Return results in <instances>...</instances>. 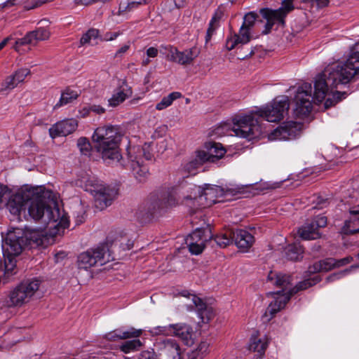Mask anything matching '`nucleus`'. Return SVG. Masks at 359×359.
Here are the masks:
<instances>
[{
  "mask_svg": "<svg viewBox=\"0 0 359 359\" xmlns=\"http://www.w3.org/2000/svg\"><path fill=\"white\" fill-rule=\"evenodd\" d=\"M255 111H252L248 114L238 115L233 118L232 130L236 136L250 140L262 134L259 121L255 118Z\"/></svg>",
  "mask_w": 359,
  "mask_h": 359,
  "instance_id": "obj_7",
  "label": "nucleus"
},
{
  "mask_svg": "<svg viewBox=\"0 0 359 359\" xmlns=\"http://www.w3.org/2000/svg\"><path fill=\"white\" fill-rule=\"evenodd\" d=\"M182 94L179 92H173L170 93L168 96L163 97L160 102H158L156 109L157 110H163L172 104L174 100L181 97Z\"/></svg>",
  "mask_w": 359,
  "mask_h": 359,
  "instance_id": "obj_39",
  "label": "nucleus"
},
{
  "mask_svg": "<svg viewBox=\"0 0 359 359\" xmlns=\"http://www.w3.org/2000/svg\"><path fill=\"white\" fill-rule=\"evenodd\" d=\"M233 230L227 229L217 235L214 240L219 247L225 248L233 243Z\"/></svg>",
  "mask_w": 359,
  "mask_h": 359,
  "instance_id": "obj_36",
  "label": "nucleus"
},
{
  "mask_svg": "<svg viewBox=\"0 0 359 359\" xmlns=\"http://www.w3.org/2000/svg\"><path fill=\"white\" fill-rule=\"evenodd\" d=\"M142 4V1H133L129 3L125 8L126 11H130L136 8H137L140 5Z\"/></svg>",
  "mask_w": 359,
  "mask_h": 359,
  "instance_id": "obj_60",
  "label": "nucleus"
},
{
  "mask_svg": "<svg viewBox=\"0 0 359 359\" xmlns=\"http://www.w3.org/2000/svg\"><path fill=\"white\" fill-rule=\"evenodd\" d=\"M257 16V14L255 12H250L247 13L244 16V20L242 26L251 29L254 26Z\"/></svg>",
  "mask_w": 359,
  "mask_h": 359,
  "instance_id": "obj_48",
  "label": "nucleus"
},
{
  "mask_svg": "<svg viewBox=\"0 0 359 359\" xmlns=\"http://www.w3.org/2000/svg\"><path fill=\"white\" fill-rule=\"evenodd\" d=\"M204 233V230L196 229L187 237L186 244L191 254L199 255L204 250L205 242L208 241Z\"/></svg>",
  "mask_w": 359,
  "mask_h": 359,
  "instance_id": "obj_18",
  "label": "nucleus"
},
{
  "mask_svg": "<svg viewBox=\"0 0 359 359\" xmlns=\"http://www.w3.org/2000/svg\"><path fill=\"white\" fill-rule=\"evenodd\" d=\"M158 346L168 359H184L185 354L175 339H163L158 343Z\"/></svg>",
  "mask_w": 359,
  "mask_h": 359,
  "instance_id": "obj_21",
  "label": "nucleus"
},
{
  "mask_svg": "<svg viewBox=\"0 0 359 359\" xmlns=\"http://www.w3.org/2000/svg\"><path fill=\"white\" fill-rule=\"evenodd\" d=\"M346 94V93H341L339 91L332 92L331 96L332 97H327L325 102V108H329L332 106H334L337 102L341 100L342 97Z\"/></svg>",
  "mask_w": 359,
  "mask_h": 359,
  "instance_id": "obj_43",
  "label": "nucleus"
},
{
  "mask_svg": "<svg viewBox=\"0 0 359 359\" xmlns=\"http://www.w3.org/2000/svg\"><path fill=\"white\" fill-rule=\"evenodd\" d=\"M200 189L198 192L193 191L192 198L194 201L193 204V212L198 209L210 207L213 204L220 202L219 198H225L229 196H236L241 192L240 187L224 189L216 185H207L205 188Z\"/></svg>",
  "mask_w": 359,
  "mask_h": 359,
  "instance_id": "obj_6",
  "label": "nucleus"
},
{
  "mask_svg": "<svg viewBox=\"0 0 359 359\" xmlns=\"http://www.w3.org/2000/svg\"><path fill=\"white\" fill-rule=\"evenodd\" d=\"M99 35V31L96 29H90L81 38L80 43L81 45L89 43L91 39H95Z\"/></svg>",
  "mask_w": 359,
  "mask_h": 359,
  "instance_id": "obj_46",
  "label": "nucleus"
},
{
  "mask_svg": "<svg viewBox=\"0 0 359 359\" xmlns=\"http://www.w3.org/2000/svg\"><path fill=\"white\" fill-rule=\"evenodd\" d=\"M85 220V214H84V212L83 210H81L76 217V223L77 225H79L81 224H82Z\"/></svg>",
  "mask_w": 359,
  "mask_h": 359,
  "instance_id": "obj_62",
  "label": "nucleus"
},
{
  "mask_svg": "<svg viewBox=\"0 0 359 359\" xmlns=\"http://www.w3.org/2000/svg\"><path fill=\"white\" fill-rule=\"evenodd\" d=\"M145 208H147V212L145 214L152 215L156 212L164 209L165 206L163 199L154 198L146 203Z\"/></svg>",
  "mask_w": 359,
  "mask_h": 359,
  "instance_id": "obj_38",
  "label": "nucleus"
},
{
  "mask_svg": "<svg viewBox=\"0 0 359 359\" xmlns=\"http://www.w3.org/2000/svg\"><path fill=\"white\" fill-rule=\"evenodd\" d=\"M305 4H316L318 8H324L329 4V0H302Z\"/></svg>",
  "mask_w": 359,
  "mask_h": 359,
  "instance_id": "obj_52",
  "label": "nucleus"
},
{
  "mask_svg": "<svg viewBox=\"0 0 359 359\" xmlns=\"http://www.w3.org/2000/svg\"><path fill=\"white\" fill-rule=\"evenodd\" d=\"M39 24L41 26L38 27L35 30L27 32L24 37L15 41L13 48L17 52L22 54L25 51L22 48L23 46L28 44L36 45L38 42L49 39L50 32L48 27V21L43 20L40 21Z\"/></svg>",
  "mask_w": 359,
  "mask_h": 359,
  "instance_id": "obj_11",
  "label": "nucleus"
},
{
  "mask_svg": "<svg viewBox=\"0 0 359 359\" xmlns=\"http://www.w3.org/2000/svg\"><path fill=\"white\" fill-rule=\"evenodd\" d=\"M172 335L180 338L187 345L193 344V330L191 326L185 323L175 324V331Z\"/></svg>",
  "mask_w": 359,
  "mask_h": 359,
  "instance_id": "obj_26",
  "label": "nucleus"
},
{
  "mask_svg": "<svg viewBox=\"0 0 359 359\" xmlns=\"http://www.w3.org/2000/svg\"><path fill=\"white\" fill-rule=\"evenodd\" d=\"M27 0H7L6 1H5L4 3H3L1 4V8H10V7L17 5V4H23Z\"/></svg>",
  "mask_w": 359,
  "mask_h": 359,
  "instance_id": "obj_54",
  "label": "nucleus"
},
{
  "mask_svg": "<svg viewBox=\"0 0 359 359\" xmlns=\"http://www.w3.org/2000/svg\"><path fill=\"white\" fill-rule=\"evenodd\" d=\"M158 49L154 47H150L147 50V55L148 57H156L158 55Z\"/></svg>",
  "mask_w": 359,
  "mask_h": 359,
  "instance_id": "obj_59",
  "label": "nucleus"
},
{
  "mask_svg": "<svg viewBox=\"0 0 359 359\" xmlns=\"http://www.w3.org/2000/svg\"><path fill=\"white\" fill-rule=\"evenodd\" d=\"M359 73V52L352 50L347 60L336 65L327 67L318 75L314 82L313 97L311 84L305 83L297 89L294 97V115L300 118L307 116L311 111V98L321 102L333 88L339 85L347 84Z\"/></svg>",
  "mask_w": 359,
  "mask_h": 359,
  "instance_id": "obj_1",
  "label": "nucleus"
},
{
  "mask_svg": "<svg viewBox=\"0 0 359 359\" xmlns=\"http://www.w3.org/2000/svg\"><path fill=\"white\" fill-rule=\"evenodd\" d=\"M200 191L197 185L187 182L173 187L168 196L163 198L165 208L175 206L179 204H183L189 208L193 211L192 194Z\"/></svg>",
  "mask_w": 359,
  "mask_h": 359,
  "instance_id": "obj_9",
  "label": "nucleus"
},
{
  "mask_svg": "<svg viewBox=\"0 0 359 359\" xmlns=\"http://www.w3.org/2000/svg\"><path fill=\"white\" fill-rule=\"evenodd\" d=\"M349 212L351 217L345 222L342 228V232L345 234L359 232V205L351 208Z\"/></svg>",
  "mask_w": 359,
  "mask_h": 359,
  "instance_id": "obj_24",
  "label": "nucleus"
},
{
  "mask_svg": "<svg viewBox=\"0 0 359 359\" xmlns=\"http://www.w3.org/2000/svg\"><path fill=\"white\" fill-rule=\"evenodd\" d=\"M33 191L31 188L22 190L15 194L11 193L5 207L9 212L15 215H18L21 212H25L28 205V201L30 197L33 196Z\"/></svg>",
  "mask_w": 359,
  "mask_h": 359,
  "instance_id": "obj_16",
  "label": "nucleus"
},
{
  "mask_svg": "<svg viewBox=\"0 0 359 359\" xmlns=\"http://www.w3.org/2000/svg\"><path fill=\"white\" fill-rule=\"evenodd\" d=\"M167 129H168V127L165 125H161V126H158L155 130L154 136L155 137H160L163 136L165 134Z\"/></svg>",
  "mask_w": 359,
  "mask_h": 359,
  "instance_id": "obj_55",
  "label": "nucleus"
},
{
  "mask_svg": "<svg viewBox=\"0 0 359 359\" xmlns=\"http://www.w3.org/2000/svg\"><path fill=\"white\" fill-rule=\"evenodd\" d=\"M75 4L81 6H88L95 4V0H75Z\"/></svg>",
  "mask_w": 359,
  "mask_h": 359,
  "instance_id": "obj_64",
  "label": "nucleus"
},
{
  "mask_svg": "<svg viewBox=\"0 0 359 359\" xmlns=\"http://www.w3.org/2000/svg\"><path fill=\"white\" fill-rule=\"evenodd\" d=\"M41 281L39 279H28L21 282L8 294L7 305L9 307H20L28 303L39 290Z\"/></svg>",
  "mask_w": 359,
  "mask_h": 359,
  "instance_id": "obj_8",
  "label": "nucleus"
},
{
  "mask_svg": "<svg viewBox=\"0 0 359 359\" xmlns=\"http://www.w3.org/2000/svg\"><path fill=\"white\" fill-rule=\"evenodd\" d=\"M117 332L111 331L105 334V338L109 341H116L118 339H126L130 338H137L142 334V330H136L133 327L126 330L125 333H123V336L116 335Z\"/></svg>",
  "mask_w": 359,
  "mask_h": 359,
  "instance_id": "obj_32",
  "label": "nucleus"
},
{
  "mask_svg": "<svg viewBox=\"0 0 359 359\" xmlns=\"http://www.w3.org/2000/svg\"><path fill=\"white\" fill-rule=\"evenodd\" d=\"M133 95L131 87L128 85L126 79L119 80L116 92L109 99V105L116 107L123 103L126 99L130 97Z\"/></svg>",
  "mask_w": 359,
  "mask_h": 359,
  "instance_id": "obj_20",
  "label": "nucleus"
},
{
  "mask_svg": "<svg viewBox=\"0 0 359 359\" xmlns=\"http://www.w3.org/2000/svg\"><path fill=\"white\" fill-rule=\"evenodd\" d=\"M223 16L224 13L222 10L217 9L215 12L209 22L208 28L206 32L205 37V44H208L211 41L212 36L215 34L217 29L220 25V22Z\"/></svg>",
  "mask_w": 359,
  "mask_h": 359,
  "instance_id": "obj_27",
  "label": "nucleus"
},
{
  "mask_svg": "<svg viewBox=\"0 0 359 359\" xmlns=\"http://www.w3.org/2000/svg\"><path fill=\"white\" fill-rule=\"evenodd\" d=\"M267 346L268 339L266 337H264L263 339H261L256 336H252L248 345V349L251 351L257 352L258 357L262 358L264 354Z\"/></svg>",
  "mask_w": 359,
  "mask_h": 359,
  "instance_id": "obj_30",
  "label": "nucleus"
},
{
  "mask_svg": "<svg viewBox=\"0 0 359 359\" xmlns=\"http://www.w3.org/2000/svg\"><path fill=\"white\" fill-rule=\"evenodd\" d=\"M198 55L199 50L196 47L186 49L183 51H178L175 62L182 65H189L191 64Z\"/></svg>",
  "mask_w": 359,
  "mask_h": 359,
  "instance_id": "obj_29",
  "label": "nucleus"
},
{
  "mask_svg": "<svg viewBox=\"0 0 359 359\" xmlns=\"http://www.w3.org/2000/svg\"><path fill=\"white\" fill-rule=\"evenodd\" d=\"M119 35L118 32L107 33L104 36L105 41H113Z\"/></svg>",
  "mask_w": 359,
  "mask_h": 359,
  "instance_id": "obj_63",
  "label": "nucleus"
},
{
  "mask_svg": "<svg viewBox=\"0 0 359 359\" xmlns=\"http://www.w3.org/2000/svg\"><path fill=\"white\" fill-rule=\"evenodd\" d=\"M205 147L206 151H203V154L205 155V158L206 159H204L205 162H215L222 158L226 153L225 149L220 143L209 142L205 143Z\"/></svg>",
  "mask_w": 359,
  "mask_h": 359,
  "instance_id": "obj_22",
  "label": "nucleus"
},
{
  "mask_svg": "<svg viewBox=\"0 0 359 359\" xmlns=\"http://www.w3.org/2000/svg\"><path fill=\"white\" fill-rule=\"evenodd\" d=\"M11 193L7 186L0 184V208L5 207Z\"/></svg>",
  "mask_w": 359,
  "mask_h": 359,
  "instance_id": "obj_45",
  "label": "nucleus"
},
{
  "mask_svg": "<svg viewBox=\"0 0 359 359\" xmlns=\"http://www.w3.org/2000/svg\"><path fill=\"white\" fill-rule=\"evenodd\" d=\"M335 263L336 259L333 258H327L323 260H320L310 266L309 267V271L313 273L322 271L327 272L334 268Z\"/></svg>",
  "mask_w": 359,
  "mask_h": 359,
  "instance_id": "obj_31",
  "label": "nucleus"
},
{
  "mask_svg": "<svg viewBox=\"0 0 359 359\" xmlns=\"http://www.w3.org/2000/svg\"><path fill=\"white\" fill-rule=\"evenodd\" d=\"M175 331V324H170L165 326H157L151 331L155 334L172 335Z\"/></svg>",
  "mask_w": 359,
  "mask_h": 359,
  "instance_id": "obj_42",
  "label": "nucleus"
},
{
  "mask_svg": "<svg viewBox=\"0 0 359 359\" xmlns=\"http://www.w3.org/2000/svg\"><path fill=\"white\" fill-rule=\"evenodd\" d=\"M130 165L133 175L139 181H142L147 176L149 173L148 168L142 165L137 157L131 160Z\"/></svg>",
  "mask_w": 359,
  "mask_h": 359,
  "instance_id": "obj_33",
  "label": "nucleus"
},
{
  "mask_svg": "<svg viewBox=\"0 0 359 359\" xmlns=\"http://www.w3.org/2000/svg\"><path fill=\"white\" fill-rule=\"evenodd\" d=\"M142 346V343L140 339H135L125 341L121 346L120 349L125 353L137 351Z\"/></svg>",
  "mask_w": 359,
  "mask_h": 359,
  "instance_id": "obj_40",
  "label": "nucleus"
},
{
  "mask_svg": "<svg viewBox=\"0 0 359 359\" xmlns=\"http://www.w3.org/2000/svg\"><path fill=\"white\" fill-rule=\"evenodd\" d=\"M194 302L197 307L198 316L203 323H207L214 316L211 307H208L200 298L194 297Z\"/></svg>",
  "mask_w": 359,
  "mask_h": 359,
  "instance_id": "obj_28",
  "label": "nucleus"
},
{
  "mask_svg": "<svg viewBox=\"0 0 359 359\" xmlns=\"http://www.w3.org/2000/svg\"><path fill=\"white\" fill-rule=\"evenodd\" d=\"M33 196L29 198L27 208L29 215L49 229H66L69 219L63 210L59 208L55 194L43 187L31 188Z\"/></svg>",
  "mask_w": 359,
  "mask_h": 359,
  "instance_id": "obj_2",
  "label": "nucleus"
},
{
  "mask_svg": "<svg viewBox=\"0 0 359 359\" xmlns=\"http://www.w3.org/2000/svg\"><path fill=\"white\" fill-rule=\"evenodd\" d=\"M77 147L82 155L90 156L92 150V146L89 140L84 137H80L77 140Z\"/></svg>",
  "mask_w": 359,
  "mask_h": 359,
  "instance_id": "obj_41",
  "label": "nucleus"
},
{
  "mask_svg": "<svg viewBox=\"0 0 359 359\" xmlns=\"http://www.w3.org/2000/svg\"><path fill=\"white\" fill-rule=\"evenodd\" d=\"M16 82L17 81L14 79L13 75L8 76L2 83L1 91L13 89L18 84V83Z\"/></svg>",
  "mask_w": 359,
  "mask_h": 359,
  "instance_id": "obj_49",
  "label": "nucleus"
},
{
  "mask_svg": "<svg viewBox=\"0 0 359 359\" xmlns=\"http://www.w3.org/2000/svg\"><path fill=\"white\" fill-rule=\"evenodd\" d=\"M79 97L77 91L67 88L64 92L62 93L60 99L57 104L54 106V109L59 108L63 105H66L69 103L72 102Z\"/></svg>",
  "mask_w": 359,
  "mask_h": 359,
  "instance_id": "obj_35",
  "label": "nucleus"
},
{
  "mask_svg": "<svg viewBox=\"0 0 359 359\" xmlns=\"http://www.w3.org/2000/svg\"><path fill=\"white\" fill-rule=\"evenodd\" d=\"M304 250L299 244L289 245L285 249L286 258L291 261H298L302 258Z\"/></svg>",
  "mask_w": 359,
  "mask_h": 359,
  "instance_id": "obj_34",
  "label": "nucleus"
},
{
  "mask_svg": "<svg viewBox=\"0 0 359 359\" xmlns=\"http://www.w3.org/2000/svg\"><path fill=\"white\" fill-rule=\"evenodd\" d=\"M294 9L293 0H283L281 6L276 10L262 8L260 13L266 20V33L271 29L275 22H278L282 25H285V18Z\"/></svg>",
  "mask_w": 359,
  "mask_h": 359,
  "instance_id": "obj_13",
  "label": "nucleus"
},
{
  "mask_svg": "<svg viewBox=\"0 0 359 359\" xmlns=\"http://www.w3.org/2000/svg\"><path fill=\"white\" fill-rule=\"evenodd\" d=\"M130 48V42L128 41L126 44L122 46L120 48L117 50L116 52L114 57H122L123 54H125Z\"/></svg>",
  "mask_w": 359,
  "mask_h": 359,
  "instance_id": "obj_53",
  "label": "nucleus"
},
{
  "mask_svg": "<svg viewBox=\"0 0 359 359\" xmlns=\"http://www.w3.org/2000/svg\"><path fill=\"white\" fill-rule=\"evenodd\" d=\"M209 344L205 341H201L191 353L187 354L188 359H202L208 352Z\"/></svg>",
  "mask_w": 359,
  "mask_h": 359,
  "instance_id": "obj_37",
  "label": "nucleus"
},
{
  "mask_svg": "<svg viewBox=\"0 0 359 359\" xmlns=\"http://www.w3.org/2000/svg\"><path fill=\"white\" fill-rule=\"evenodd\" d=\"M303 124L297 121H285L273 130L268 137L273 140H291L299 137L302 131Z\"/></svg>",
  "mask_w": 359,
  "mask_h": 359,
  "instance_id": "obj_15",
  "label": "nucleus"
},
{
  "mask_svg": "<svg viewBox=\"0 0 359 359\" xmlns=\"http://www.w3.org/2000/svg\"><path fill=\"white\" fill-rule=\"evenodd\" d=\"M351 257H346L340 259H336L334 268H338L349 264L352 261Z\"/></svg>",
  "mask_w": 359,
  "mask_h": 359,
  "instance_id": "obj_56",
  "label": "nucleus"
},
{
  "mask_svg": "<svg viewBox=\"0 0 359 359\" xmlns=\"http://www.w3.org/2000/svg\"><path fill=\"white\" fill-rule=\"evenodd\" d=\"M106 246H99L81 253L77 259L79 269H88L96 265H103L109 261V255H107Z\"/></svg>",
  "mask_w": 359,
  "mask_h": 359,
  "instance_id": "obj_12",
  "label": "nucleus"
},
{
  "mask_svg": "<svg viewBox=\"0 0 359 359\" xmlns=\"http://www.w3.org/2000/svg\"><path fill=\"white\" fill-rule=\"evenodd\" d=\"M91 109H90V105L83 107L79 110V115L82 118H85L90 114Z\"/></svg>",
  "mask_w": 359,
  "mask_h": 359,
  "instance_id": "obj_61",
  "label": "nucleus"
},
{
  "mask_svg": "<svg viewBox=\"0 0 359 359\" xmlns=\"http://www.w3.org/2000/svg\"><path fill=\"white\" fill-rule=\"evenodd\" d=\"M290 107V101L286 95L276 97L266 106L255 110V114L269 122H277L284 118Z\"/></svg>",
  "mask_w": 359,
  "mask_h": 359,
  "instance_id": "obj_10",
  "label": "nucleus"
},
{
  "mask_svg": "<svg viewBox=\"0 0 359 359\" xmlns=\"http://www.w3.org/2000/svg\"><path fill=\"white\" fill-rule=\"evenodd\" d=\"M267 278L273 285L283 289L281 291L268 293V295L273 296L274 301L269 305L263 316L267 320H269L273 315L284 308L292 295L299 290H306L316 285L320 280V277L316 275L313 278L301 281L295 287H291L292 278L290 275L271 271Z\"/></svg>",
  "mask_w": 359,
  "mask_h": 359,
  "instance_id": "obj_3",
  "label": "nucleus"
},
{
  "mask_svg": "<svg viewBox=\"0 0 359 359\" xmlns=\"http://www.w3.org/2000/svg\"><path fill=\"white\" fill-rule=\"evenodd\" d=\"M23 232L17 229L9 231L2 245L4 257V275L9 277L16 273V259L27 244V238Z\"/></svg>",
  "mask_w": 359,
  "mask_h": 359,
  "instance_id": "obj_5",
  "label": "nucleus"
},
{
  "mask_svg": "<svg viewBox=\"0 0 359 359\" xmlns=\"http://www.w3.org/2000/svg\"><path fill=\"white\" fill-rule=\"evenodd\" d=\"M90 109H91V112H94L97 114H103L105 111V109L104 107L97 104L90 105Z\"/></svg>",
  "mask_w": 359,
  "mask_h": 359,
  "instance_id": "obj_58",
  "label": "nucleus"
},
{
  "mask_svg": "<svg viewBox=\"0 0 359 359\" xmlns=\"http://www.w3.org/2000/svg\"><path fill=\"white\" fill-rule=\"evenodd\" d=\"M93 141L95 149L105 163L109 164L119 161L121 158L119 151L121 133L117 126L98 127L93 133Z\"/></svg>",
  "mask_w": 359,
  "mask_h": 359,
  "instance_id": "obj_4",
  "label": "nucleus"
},
{
  "mask_svg": "<svg viewBox=\"0 0 359 359\" xmlns=\"http://www.w3.org/2000/svg\"><path fill=\"white\" fill-rule=\"evenodd\" d=\"M78 127V122L74 118L65 119L57 122L49 128V134L52 138L60 136H67Z\"/></svg>",
  "mask_w": 359,
  "mask_h": 359,
  "instance_id": "obj_19",
  "label": "nucleus"
},
{
  "mask_svg": "<svg viewBox=\"0 0 359 359\" xmlns=\"http://www.w3.org/2000/svg\"><path fill=\"white\" fill-rule=\"evenodd\" d=\"M241 43L237 36V34L228 37L226 41V47L229 50L233 49L236 45Z\"/></svg>",
  "mask_w": 359,
  "mask_h": 359,
  "instance_id": "obj_51",
  "label": "nucleus"
},
{
  "mask_svg": "<svg viewBox=\"0 0 359 359\" xmlns=\"http://www.w3.org/2000/svg\"><path fill=\"white\" fill-rule=\"evenodd\" d=\"M233 241L238 248L248 250L252 245L255 239L248 231L243 229H236L233 230Z\"/></svg>",
  "mask_w": 359,
  "mask_h": 359,
  "instance_id": "obj_23",
  "label": "nucleus"
},
{
  "mask_svg": "<svg viewBox=\"0 0 359 359\" xmlns=\"http://www.w3.org/2000/svg\"><path fill=\"white\" fill-rule=\"evenodd\" d=\"M161 49L163 51V54L167 55L166 57H167L168 60H169L172 62H175V60L176 59V56L177 55V53L179 51L177 49V48H175L171 45H165V46H161Z\"/></svg>",
  "mask_w": 359,
  "mask_h": 359,
  "instance_id": "obj_44",
  "label": "nucleus"
},
{
  "mask_svg": "<svg viewBox=\"0 0 359 359\" xmlns=\"http://www.w3.org/2000/svg\"><path fill=\"white\" fill-rule=\"evenodd\" d=\"M138 359H156L154 353L152 351H145L140 353Z\"/></svg>",
  "mask_w": 359,
  "mask_h": 359,
  "instance_id": "obj_57",
  "label": "nucleus"
},
{
  "mask_svg": "<svg viewBox=\"0 0 359 359\" xmlns=\"http://www.w3.org/2000/svg\"><path fill=\"white\" fill-rule=\"evenodd\" d=\"M250 29L241 25L239 33L237 34L241 44H245L250 41Z\"/></svg>",
  "mask_w": 359,
  "mask_h": 359,
  "instance_id": "obj_47",
  "label": "nucleus"
},
{
  "mask_svg": "<svg viewBox=\"0 0 359 359\" xmlns=\"http://www.w3.org/2000/svg\"><path fill=\"white\" fill-rule=\"evenodd\" d=\"M327 225V217L318 215L309 223L304 224L298 230L299 236L304 240H315L321 236L319 232L320 228H323Z\"/></svg>",
  "mask_w": 359,
  "mask_h": 359,
  "instance_id": "obj_17",
  "label": "nucleus"
},
{
  "mask_svg": "<svg viewBox=\"0 0 359 359\" xmlns=\"http://www.w3.org/2000/svg\"><path fill=\"white\" fill-rule=\"evenodd\" d=\"M30 73V71L28 69H21L15 72V74L13 75L14 79L17 81L16 83H20V82H22L25 77L29 75Z\"/></svg>",
  "mask_w": 359,
  "mask_h": 359,
  "instance_id": "obj_50",
  "label": "nucleus"
},
{
  "mask_svg": "<svg viewBox=\"0 0 359 359\" xmlns=\"http://www.w3.org/2000/svg\"><path fill=\"white\" fill-rule=\"evenodd\" d=\"M89 191L95 200V207L102 210L112 203L117 195V190L103 184H92Z\"/></svg>",
  "mask_w": 359,
  "mask_h": 359,
  "instance_id": "obj_14",
  "label": "nucleus"
},
{
  "mask_svg": "<svg viewBox=\"0 0 359 359\" xmlns=\"http://www.w3.org/2000/svg\"><path fill=\"white\" fill-rule=\"evenodd\" d=\"M205 155L203 151H196L195 157L191 158L187 163L183 165L182 170L184 174L194 175L196 173V170L203 163H206L204 159Z\"/></svg>",
  "mask_w": 359,
  "mask_h": 359,
  "instance_id": "obj_25",
  "label": "nucleus"
}]
</instances>
